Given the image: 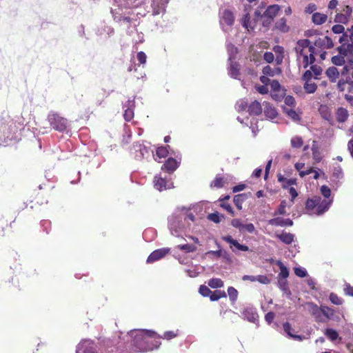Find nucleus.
I'll use <instances>...</instances> for the list:
<instances>
[{
  "mask_svg": "<svg viewBox=\"0 0 353 353\" xmlns=\"http://www.w3.org/2000/svg\"><path fill=\"white\" fill-rule=\"evenodd\" d=\"M18 139V130L12 121H0V145H6Z\"/></svg>",
  "mask_w": 353,
  "mask_h": 353,
  "instance_id": "f257e3e1",
  "label": "nucleus"
},
{
  "mask_svg": "<svg viewBox=\"0 0 353 353\" xmlns=\"http://www.w3.org/2000/svg\"><path fill=\"white\" fill-rule=\"evenodd\" d=\"M146 329L132 330L128 332L131 338L130 344L136 352H145L148 346L145 345L146 339Z\"/></svg>",
  "mask_w": 353,
  "mask_h": 353,
  "instance_id": "f03ea898",
  "label": "nucleus"
},
{
  "mask_svg": "<svg viewBox=\"0 0 353 353\" xmlns=\"http://www.w3.org/2000/svg\"><path fill=\"white\" fill-rule=\"evenodd\" d=\"M48 120L51 128L59 132H65L68 127V120L56 112H50Z\"/></svg>",
  "mask_w": 353,
  "mask_h": 353,
  "instance_id": "7ed1b4c3",
  "label": "nucleus"
},
{
  "mask_svg": "<svg viewBox=\"0 0 353 353\" xmlns=\"http://www.w3.org/2000/svg\"><path fill=\"white\" fill-rule=\"evenodd\" d=\"M145 345L148 346L145 352L152 351L159 347L161 343V335L152 330H147Z\"/></svg>",
  "mask_w": 353,
  "mask_h": 353,
  "instance_id": "20e7f679",
  "label": "nucleus"
},
{
  "mask_svg": "<svg viewBox=\"0 0 353 353\" xmlns=\"http://www.w3.org/2000/svg\"><path fill=\"white\" fill-rule=\"evenodd\" d=\"M131 152L134 154L137 160H141L150 156V148L138 141L133 143Z\"/></svg>",
  "mask_w": 353,
  "mask_h": 353,
  "instance_id": "39448f33",
  "label": "nucleus"
},
{
  "mask_svg": "<svg viewBox=\"0 0 353 353\" xmlns=\"http://www.w3.org/2000/svg\"><path fill=\"white\" fill-rule=\"evenodd\" d=\"M154 187L156 190L161 192L174 188V183L167 179V177H160L155 176L153 180Z\"/></svg>",
  "mask_w": 353,
  "mask_h": 353,
  "instance_id": "423d86ee",
  "label": "nucleus"
},
{
  "mask_svg": "<svg viewBox=\"0 0 353 353\" xmlns=\"http://www.w3.org/2000/svg\"><path fill=\"white\" fill-rule=\"evenodd\" d=\"M170 251L169 248H162L152 252L146 259V263H153L164 258Z\"/></svg>",
  "mask_w": 353,
  "mask_h": 353,
  "instance_id": "0eeeda50",
  "label": "nucleus"
},
{
  "mask_svg": "<svg viewBox=\"0 0 353 353\" xmlns=\"http://www.w3.org/2000/svg\"><path fill=\"white\" fill-rule=\"evenodd\" d=\"M309 312L315 319L316 322H324L325 320L323 318V312H325V309H322L321 307H319L316 304L310 302L307 303Z\"/></svg>",
  "mask_w": 353,
  "mask_h": 353,
  "instance_id": "6e6552de",
  "label": "nucleus"
},
{
  "mask_svg": "<svg viewBox=\"0 0 353 353\" xmlns=\"http://www.w3.org/2000/svg\"><path fill=\"white\" fill-rule=\"evenodd\" d=\"M122 6H125L126 7L127 6L125 4H119V8L118 10L117 9H115V10H111V13H112V17L114 19V20L116 21V22H118V23H121V22H123V23H131V18L126 15L125 14H123V12H120V11H121V7Z\"/></svg>",
  "mask_w": 353,
  "mask_h": 353,
  "instance_id": "1a4fd4ad",
  "label": "nucleus"
},
{
  "mask_svg": "<svg viewBox=\"0 0 353 353\" xmlns=\"http://www.w3.org/2000/svg\"><path fill=\"white\" fill-rule=\"evenodd\" d=\"M76 353H98L92 342L84 340L79 343L76 349Z\"/></svg>",
  "mask_w": 353,
  "mask_h": 353,
  "instance_id": "9d476101",
  "label": "nucleus"
},
{
  "mask_svg": "<svg viewBox=\"0 0 353 353\" xmlns=\"http://www.w3.org/2000/svg\"><path fill=\"white\" fill-rule=\"evenodd\" d=\"M314 48H310L309 52H304L303 54H297L298 59L303 57V68H306L310 64H312L315 61L314 55L316 54Z\"/></svg>",
  "mask_w": 353,
  "mask_h": 353,
  "instance_id": "9b49d317",
  "label": "nucleus"
},
{
  "mask_svg": "<svg viewBox=\"0 0 353 353\" xmlns=\"http://www.w3.org/2000/svg\"><path fill=\"white\" fill-rule=\"evenodd\" d=\"M222 239L230 243V248L232 249V252H235L236 250L247 252L249 250L248 246L245 245L240 244L236 239H234L231 236H222Z\"/></svg>",
  "mask_w": 353,
  "mask_h": 353,
  "instance_id": "f8f14e48",
  "label": "nucleus"
},
{
  "mask_svg": "<svg viewBox=\"0 0 353 353\" xmlns=\"http://www.w3.org/2000/svg\"><path fill=\"white\" fill-rule=\"evenodd\" d=\"M314 45L316 47L323 49H331L334 47V43L332 39L327 36L316 39Z\"/></svg>",
  "mask_w": 353,
  "mask_h": 353,
  "instance_id": "ddd939ff",
  "label": "nucleus"
},
{
  "mask_svg": "<svg viewBox=\"0 0 353 353\" xmlns=\"http://www.w3.org/2000/svg\"><path fill=\"white\" fill-rule=\"evenodd\" d=\"M176 170V160L174 158H168L161 166V170L164 172L171 174Z\"/></svg>",
  "mask_w": 353,
  "mask_h": 353,
  "instance_id": "4468645a",
  "label": "nucleus"
},
{
  "mask_svg": "<svg viewBox=\"0 0 353 353\" xmlns=\"http://www.w3.org/2000/svg\"><path fill=\"white\" fill-rule=\"evenodd\" d=\"M310 48H314L310 45V41L308 39H301L298 41L296 46L295 47V51L296 54H303L304 52H308Z\"/></svg>",
  "mask_w": 353,
  "mask_h": 353,
  "instance_id": "2eb2a0df",
  "label": "nucleus"
},
{
  "mask_svg": "<svg viewBox=\"0 0 353 353\" xmlns=\"http://www.w3.org/2000/svg\"><path fill=\"white\" fill-rule=\"evenodd\" d=\"M242 316L243 319H247L251 323H255L258 321L259 318L257 312L251 307H247L244 309L242 312Z\"/></svg>",
  "mask_w": 353,
  "mask_h": 353,
  "instance_id": "dca6fc26",
  "label": "nucleus"
},
{
  "mask_svg": "<svg viewBox=\"0 0 353 353\" xmlns=\"http://www.w3.org/2000/svg\"><path fill=\"white\" fill-rule=\"evenodd\" d=\"M269 223L272 225L283 227L293 225V221L290 219H283L281 217L272 219L269 221Z\"/></svg>",
  "mask_w": 353,
  "mask_h": 353,
  "instance_id": "f3484780",
  "label": "nucleus"
},
{
  "mask_svg": "<svg viewBox=\"0 0 353 353\" xmlns=\"http://www.w3.org/2000/svg\"><path fill=\"white\" fill-rule=\"evenodd\" d=\"M169 0H153L152 7L154 14H159L161 12H164L165 5L168 3Z\"/></svg>",
  "mask_w": 353,
  "mask_h": 353,
  "instance_id": "a211bd4d",
  "label": "nucleus"
},
{
  "mask_svg": "<svg viewBox=\"0 0 353 353\" xmlns=\"http://www.w3.org/2000/svg\"><path fill=\"white\" fill-rule=\"evenodd\" d=\"M279 10L280 6L278 5L274 4L269 6L263 14V17H268V19L274 20Z\"/></svg>",
  "mask_w": 353,
  "mask_h": 353,
  "instance_id": "6ab92c4d",
  "label": "nucleus"
},
{
  "mask_svg": "<svg viewBox=\"0 0 353 353\" xmlns=\"http://www.w3.org/2000/svg\"><path fill=\"white\" fill-rule=\"evenodd\" d=\"M320 201V196H314V198L308 199L305 202V210L309 214H311L314 209L316 210V206Z\"/></svg>",
  "mask_w": 353,
  "mask_h": 353,
  "instance_id": "aec40b11",
  "label": "nucleus"
},
{
  "mask_svg": "<svg viewBox=\"0 0 353 353\" xmlns=\"http://www.w3.org/2000/svg\"><path fill=\"white\" fill-rule=\"evenodd\" d=\"M168 227L173 236H176V215L173 212L168 217Z\"/></svg>",
  "mask_w": 353,
  "mask_h": 353,
  "instance_id": "412c9836",
  "label": "nucleus"
},
{
  "mask_svg": "<svg viewBox=\"0 0 353 353\" xmlns=\"http://www.w3.org/2000/svg\"><path fill=\"white\" fill-rule=\"evenodd\" d=\"M248 112L250 115H259L262 112V107L258 101H254L248 107Z\"/></svg>",
  "mask_w": 353,
  "mask_h": 353,
  "instance_id": "4be33fe9",
  "label": "nucleus"
},
{
  "mask_svg": "<svg viewBox=\"0 0 353 353\" xmlns=\"http://www.w3.org/2000/svg\"><path fill=\"white\" fill-rule=\"evenodd\" d=\"M325 74L332 83H335L339 77V72L334 66L329 67L325 71Z\"/></svg>",
  "mask_w": 353,
  "mask_h": 353,
  "instance_id": "5701e85b",
  "label": "nucleus"
},
{
  "mask_svg": "<svg viewBox=\"0 0 353 353\" xmlns=\"http://www.w3.org/2000/svg\"><path fill=\"white\" fill-rule=\"evenodd\" d=\"M168 148H170V145L158 146L156 148L155 154H153V157L154 159L157 160L154 157H157L159 159L166 158L169 154Z\"/></svg>",
  "mask_w": 353,
  "mask_h": 353,
  "instance_id": "b1692460",
  "label": "nucleus"
},
{
  "mask_svg": "<svg viewBox=\"0 0 353 353\" xmlns=\"http://www.w3.org/2000/svg\"><path fill=\"white\" fill-rule=\"evenodd\" d=\"M349 117L348 111L342 107H340L337 109L336 112V121L339 123H344L347 121Z\"/></svg>",
  "mask_w": 353,
  "mask_h": 353,
  "instance_id": "393cba45",
  "label": "nucleus"
},
{
  "mask_svg": "<svg viewBox=\"0 0 353 353\" xmlns=\"http://www.w3.org/2000/svg\"><path fill=\"white\" fill-rule=\"evenodd\" d=\"M274 28L281 32H288L290 30V27L287 25V20L284 17L281 18L275 23Z\"/></svg>",
  "mask_w": 353,
  "mask_h": 353,
  "instance_id": "a878e982",
  "label": "nucleus"
},
{
  "mask_svg": "<svg viewBox=\"0 0 353 353\" xmlns=\"http://www.w3.org/2000/svg\"><path fill=\"white\" fill-rule=\"evenodd\" d=\"M327 19V14L320 12H314L312 16V21L316 25H322L326 22Z\"/></svg>",
  "mask_w": 353,
  "mask_h": 353,
  "instance_id": "bb28decb",
  "label": "nucleus"
},
{
  "mask_svg": "<svg viewBox=\"0 0 353 353\" xmlns=\"http://www.w3.org/2000/svg\"><path fill=\"white\" fill-rule=\"evenodd\" d=\"M221 21L229 26L233 25L234 17L233 13L228 10H225L222 14Z\"/></svg>",
  "mask_w": 353,
  "mask_h": 353,
  "instance_id": "cd10ccee",
  "label": "nucleus"
},
{
  "mask_svg": "<svg viewBox=\"0 0 353 353\" xmlns=\"http://www.w3.org/2000/svg\"><path fill=\"white\" fill-rule=\"evenodd\" d=\"M332 201V200H321V201L316 206V214L320 215L324 213L325 211H327L329 209Z\"/></svg>",
  "mask_w": 353,
  "mask_h": 353,
  "instance_id": "c85d7f7f",
  "label": "nucleus"
},
{
  "mask_svg": "<svg viewBox=\"0 0 353 353\" xmlns=\"http://www.w3.org/2000/svg\"><path fill=\"white\" fill-rule=\"evenodd\" d=\"M283 243L290 245L294 241V235L290 232H283L280 234L276 236Z\"/></svg>",
  "mask_w": 353,
  "mask_h": 353,
  "instance_id": "c756f323",
  "label": "nucleus"
},
{
  "mask_svg": "<svg viewBox=\"0 0 353 353\" xmlns=\"http://www.w3.org/2000/svg\"><path fill=\"white\" fill-rule=\"evenodd\" d=\"M278 181L281 183V185L283 188H288L290 185H294L296 183V180L295 179H286L281 174H277Z\"/></svg>",
  "mask_w": 353,
  "mask_h": 353,
  "instance_id": "7c9ffc66",
  "label": "nucleus"
},
{
  "mask_svg": "<svg viewBox=\"0 0 353 353\" xmlns=\"http://www.w3.org/2000/svg\"><path fill=\"white\" fill-rule=\"evenodd\" d=\"M157 236V231L155 229L149 228L145 229L143 232V238L147 242L152 241Z\"/></svg>",
  "mask_w": 353,
  "mask_h": 353,
  "instance_id": "2f4dec72",
  "label": "nucleus"
},
{
  "mask_svg": "<svg viewBox=\"0 0 353 353\" xmlns=\"http://www.w3.org/2000/svg\"><path fill=\"white\" fill-rule=\"evenodd\" d=\"M337 50L340 55L343 56V57H345L349 54L352 52L353 44H342L341 46L337 48Z\"/></svg>",
  "mask_w": 353,
  "mask_h": 353,
  "instance_id": "473e14b6",
  "label": "nucleus"
},
{
  "mask_svg": "<svg viewBox=\"0 0 353 353\" xmlns=\"http://www.w3.org/2000/svg\"><path fill=\"white\" fill-rule=\"evenodd\" d=\"M283 330L290 337L294 340L302 341L303 339L302 336L292 334V331L293 329L292 328L291 325L288 322L283 323Z\"/></svg>",
  "mask_w": 353,
  "mask_h": 353,
  "instance_id": "72a5a7b5",
  "label": "nucleus"
},
{
  "mask_svg": "<svg viewBox=\"0 0 353 353\" xmlns=\"http://www.w3.org/2000/svg\"><path fill=\"white\" fill-rule=\"evenodd\" d=\"M248 196L245 194H239L234 196L233 202L238 210L242 209L243 203L247 199Z\"/></svg>",
  "mask_w": 353,
  "mask_h": 353,
  "instance_id": "f704fd0d",
  "label": "nucleus"
},
{
  "mask_svg": "<svg viewBox=\"0 0 353 353\" xmlns=\"http://www.w3.org/2000/svg\"><path fill=\"white\" fill-rule=\"evenodd\" d=\"M225 181L224 178L220 175H216L214 179L211 182L210 187L216 188H221L224 186Z\"/></svg>",
  "mask_w": 353,
  "mask_h": 353,
  "instance_id": "c9c22d12",
  "label": "nucleus"
},
{
  "mask_svg": "<svg viewBox=\"0 0 353 353\" xmlns=\"http://www.w3.org/2000/svg\"><path fill=\"white\" fill-rule=\"evenodd\" d=\"M209 297L211 301H216L221 298H226L227 294L223 290H215L212 292V294H210Z\"/></svg>",
  "mask_w": 353,
  "mask_h": 353,
  "instance_id": "e433bc0d",
  "label": "nucleus"
},
{
  "mask_svg": "<svg viewBox=\"0 0 353 353\" xmlns=\"http://www.w3.org/2000/svg\"><path fill=\"white\" fill-rule=\"evenodd\" d=\"M263 73L265 76L273 77L275 73L281 74V70L279 68L273 69L270 65H266L263 68Z\"/></svg>",
  "mask_w": 353,
  "mask_h": 353,
  "instance_id": "4c0bfd02",
  "label": "nucleus"
},
{
  "mask_svg": "<svg viewBox=\"0 0 353 353\" xmlns=\"http://www.w3.org/2000/svg\"><path fill=\"white\" fill-rule=\"evenodd\" d=\"M254 23L255 22H252L250 21V17L249 14H245L243 19V26L248 31L250 30H252L254 28Z\"/></svg>",
  "mask_w": 353,
  "mask_h": 353,
  "instance_id": "58836bf2",
  "label": "nucleus"
},
{
  "mask_svg": "<svg viewBox=\"0 0 353 353\" xmlns=\"http://www.w3.org/2000/svg\"><path fill=\"white\" fill-rule=\"evenodd\" d=\"M208 285L212 288H220L223 287L224 283L221 279L212 278L208 281Z\"/></svg>",
  "mask_w": 353,
  "mask_h": 353,
  "instance_id": "ea45409f",
  "label": "nucleus"
},
{
  "mask_svg": "<svg viewBox=\"0 0 353 353\" xmlns=\"http://www.w3.org/2000/svg\"><path fill=\"white\" fill-rule=\"evenodd\" d=\"M276 264L280 268V272H279V276L281 278H283L284 279H287L289 276V270H288V268L285 267L283 265V263L280 261H279L276 263Z\"/></svg>",
  "mask_w": 353,
  "mask_h": 353,
  "instance_id": "a19ab883",
  "label": "nucleus"
},
{
  "mask_svg": "<svg viewBox=\"0 0 353 353\" xmlns=\"http://www.w3.org/2000/svg\"><path fill=\"white\" fill-rule=\"evenodd\" d=\"M208 219L215 223H219L221 221L222 219H224V216L223 214H221L218 212H215L209 214L208 216Z\"/></svg>",
  "mask_w": 353,
  "mask_h": 353,
  "instance_id": "79ce46f5",
  "label": "nucleus"
},
{
  "mask_svg": "<svg viewBox=\"0 0 353 353\" xmlns=\"http://www.w3.org/2000/svg\"><path fill=\"white\" fill-rule=\"evenodd\" d=\"M312 157L315 163H319L322 160L321 153L318 146L313 145L312 147Z\"/></svg>",
  "mask_w": 353,
  "mask_h": 353,
  "instance_id": "37998d69",
  "label": "nucleus"
},
{
  "mask_svg": "<svg viewBox=\"0 0 353 353\" xmlns=\"http://www.w3.org/2000/svg\"><path fill=\"white\" fill-rule=\"evenodd\" d=\"M325 335L331 341H334L339 338L338 332L332 328H327L325 331Z\"/></svg>",
  "mask_w": 353,
  "mask_h": 353,
  "instance_id": "c03bdc74",
  "label": "nucleus"
},
{
  "mask_svg": "<svg viewBox=\"0 0 353 353\" xmlns=\"http://www.w3.org/2000/svg\"><path fill=\"white\" fill-rule=\"evenodd\" d=\"M303 88L307 93L312 94L316 90L317 85L315 83L307 81L304 83Z\"/></svg>",
  "mask_w": 353,
  "mask_h": 353,
  "instance_id": "a18cd8bd",
  "label": "nucleus"
},
{
  "mask_svg": "<svg viewBox=\"0 0 353 353\" xmlns=\"http://www.w3.org/2000/svg\"><path fill=\"white\" fill-rule=\"evenodd\" d=\"M303 145V141L300 137H294L291 139V145L294 148H300Z\"/></svg>",
  "mask_w": 353,
  "mask_h": 353,
  "instance_id": "49530a36",
  "label": "nucleus"
},
{
  "mask_svg": "<svg viewBox=\"0 0 353 353\" xmlns=\"http://www.w3.org/2000/svg\"><path fill=\"white\" fill-rule=\"evenodd\" d=\"M228 294L232 302H235L238 298V291L234 287L228 288Z\"/></svg>",
  "mask_w": 353,
  "mask_h": 353,
  "instance_id": "de8ad7c7",
  "label": "nucleus"
},
{
  "mask_svg": "<svg viewBox=\"0 0 353 353\" xmlns=\"http://www.w3.org/2000/svg\"><path fill=\"white\" fill-rule=\"evenodd\" d=\"M349 21V17L343 13H337L334 18V21L340 23H347Z\"/></svg>",
  "mask_w": 353,
  "mask_h": 353,
  "instance_id": "09e8293b",
  "label": "nucleus"
},
{
  "mask_svg": "<svg viewBox=\"0 0 353 353\" xmlns=\"http://www.w3.org/2000/svg\"><path fill=\"white\" fill-rule=\"evenodd\" d=\"M332 62L333 64H334L336 65L341 66V65H344V63L345 62V57H343V56H341L340 54L334 56L332 58Z\"/></svg>",
  "mask_w": 353,
  "mask_h": 353,
  "instance_id": "8fccbe9b",
  "label": "nucleus"
},
{
  "mask_svg": "<svg viewBox=\"0 0 353 353\" xmlns=\"http://www.w3.org/2000/svg\"><path fill=\"white\" fill-rule=\"evenodd\" d=\"M230 74L234 78H236L239 74V65L236 63H232L230 65Z\"/></svg>",
  "mask_w": 353,
  "mask_h": 353,
  "instance_id": "3c124183",
  "label": "nucleus"
},
{
  "mask_svg": "<svg viewBox=\"0 0 353 353\" xmlns=\"http://www.w3.org/2000/svg\"><path fill=\"white\" fill-rule=\"evenodd\" d=\"M287 206V202L286 201L283 200L281 202L280 205H279L277 210L275 211L274 214H280L283 215L286 214V208Z\"/></svg>",
  "mask_w": 353,
  "mask_h": 353,
  "instance_id": "603ef678",
  "label": "nucleus"
},
{
  "mask_svg": "<svg viewBox=\"0 0 353 353\" xmlns=\"http://www.w3.org/2000/svg\"><path fill=\"white\" fill-rule=\"evenodd\" d=\"M220 207L226 210L231 216H234V211L233 210L232 206L230 203L226 201L220 202Z\"/></svg>",
  "mask_w": 353,
  "mask_h": 353,
  "instance_id": "864d4df0",
  "label": "nucleus"
},
{
  "mask_svg": "<svg viewBox=\"0 0 353 353\" xmlns=\"http://www.w3.org/2000/svg\"><path fill=\"white\" fill-rule=\"evenodd\" d=\"M330 300L333 304L337 305H341L343 303V300L334 293H331L330 294Z\"/></svg>",
  "mask_w": 353,
  "mask_h": 353,
  "instance_id": "5fc2aeb1",
  "label": "nucleus"
},
{
  "mask_svg": "<svg viewBox=\"0 0 353 353\" xmlns=\"http://www.w3.org/2000/svg\"><path fill=\"white\" fill-rule=\"evenodd\" d=\"M199 292L204 297L210 296V294H212V291L210 288L205 285H200Z\"/></svg>",
  "mask_w": 353,
  "mask_h": 353,
  "instance_id": "6e6d98bb",
  "label": "nucleus"
},
{
  "mask_svg": "<svg viewBox=\"0 0 353 353\" xmlns=\"http://www.w3.org/2000/svg\"><path fill=\"white\" fill-rule=\"evenodd\" d=\"M231 225L235 228L239 229V230L242 232H243V225L244 224L242 223L241 219H234L231 221Z\"/></svg>",
  "mask_w": 353,
  "mask_h": 353,
  "instance_id": "4d7b16f0",
  "label": "nucleus"
},
{
  "mask_svg": "<svg viewBox=\"0 0 353 353\" xmlns=\"http://www.w3.org/2000/svg\"><path fill=\"white\" fill-rule=\"evenodd\" d=\"M123 117L126 121H130L134 117V109H125L124 111Z\"/></svg>",
  "mask_w": 353,
  "mask_h": 353,
  "instance_id": "13d9d810",
  "label": "nucleus"
},
{
  "mask_svg": "<svg viewBox=\"0 0 353 353\" xmlns=\"http://www.w3.org/2000/svg\"><path fill=\"white\" fill-rule=\"evenodd\" d=\"M180 249L185 250L186 252H192L196 250V248L193 244H184L179 245Z\"/></svg>",
  "mask_w": 353,
  "mask_h": 353,
  "instance_id": "bf43d9fd",
  "label": "nucleus"
},
{
  "mask_svg": "<svg viewBox=\"0 0 353 353\" xmlns=\"http://www.w3.org/2000/svg\"><path fill=\"white\" fill-rule=\"evenodd\" d=\"M322 309H325V312H323V316H324L326 319H331L334 315V311L332 308L326 306H322Z\"/></svg>",
  "mask_w": 353,
  "mask_h": 353,
  "instance_id": "052dcab7",
  "label": "nucleus"
},
{
  "mask_svg": "<svg viewBox=\"0 0 353 353\" xmlns=\"http://www.w3.org/2000/svg\"><path fill=\"white\" fill-rule=\"evenodd\" d=\"M248 102L243 100L240 101L237 103V110L239 112L245 111L247 108L248 109Z\"/></svg>",
  "mask_w": 353,
  "mask_h": 353,
  "instance_id": "680f3d73",
  "label": "nucleus"
},
{
  "mask_svg": "<svg viewBox=\"0 0 353 353\" xmlns=\"http://www.w3.org/2000/svg\"><path fill=\"white\" fill-rule=\"evenodd\" d=\"M40 224L43 231H45L46 234H48L50 229V221L48 220H42Z\"/></svg>",
  "mask_w": 353,
  "mask_h": 353,
  "instance_id": "e2e57ef3",
  "label": "nucleus"
},
{
  "mask_svg": "<svg viewBox=\"0 0 353 353\" xmlns=\"http://www.w3.org/2000/svg\"><path fill=\"white\" fill-rule=\"evenodd\" d=\"M321 192L325 198H329L331 195V190L327 185H322L321 188Z\"/></svg>",
  "mask_w": 353,
  "mask_h": 353,
  "instance_id": "0e129e2a",
  "label": "nucleus"
},
{
  "mask_svg": "<svg viewBox=\"0 0 353 353\" xmlns=\"http://www.w3.org/2000/svg\"><path fill=\"white\" fill-rule=\"evenodd\" d=\"M294 274L301 278L305 277L307 275V272L305 269L301 268H294Z\"/></svg>",
  "mask_w": 353,
  "mask_h": 353,
  "instance_id": "69168bd1",
  "label": "nucleus"
},
{
  "mask_svg": "<svg viewBox=\"0 0 353 353\" xmlns=\"http://www.w3.org/2000/svg\"><path fill=\"white\" fill-rule=\"evenodd\" d=\"M137 58L140 63L144 64L146 62L147 56L144 52L140 51L137 53Z\"/></svg>",
  "mask_w": 353,
  "mask_h": 353,
  "instance_id": "338daca9",
  "label": "nucleus"
},
{
  "mask_svg": "<svg viewBox=\"0 0 353 353\" xmlns=\"http://www.w3.org/2000/svg\"><path fill=\"white\" fill-rule=\"evenodd\" d=\"M274 55L271 52H266L263 54V59L267 63H272L274 61Z\"/></svg>",
  "mask_w": 353,
  "mask_h": 353,
  "instance_id": "774afa93",
  "label": "nucleus"
}]
</instances>
